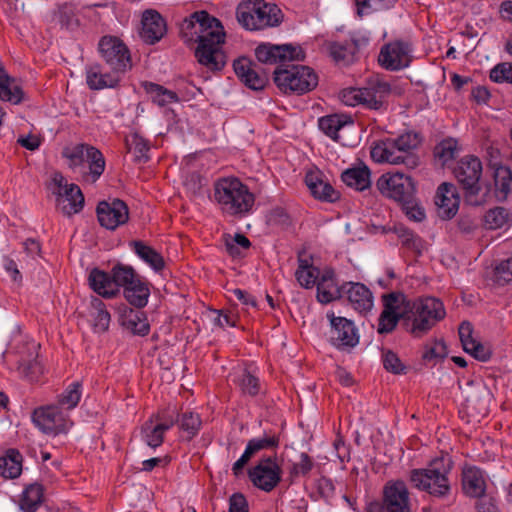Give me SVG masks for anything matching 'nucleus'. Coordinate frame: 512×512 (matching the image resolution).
Wrapping results in <instances>:
<instances>
[{"mask_svg": "<svg viewBox=\"0 0 512 512\" xmlns=\"http://www.w3.org/2000/svg\"><path fill=\"white\" fill-rule=\"evenodd\" d=\"M387 512H411L409 490L403 480H390L382 490Z\"/></svg>", "mask_w": 512, "mask_h": 512, "instance_id": "nucleus-18", "label": "nucleus"}, {"mask_svg": "<svg viewBox=\"0 0 512 512\" xmlns=\"http://www.w3.org/2000/svg\"><path fill=\"white\" fill-rule=\"evenodd\" d=\"M495 196L499 201L507 199L512 191V170L503 165L494 168Z\"/></svg>", "mask_w": 512, "mask_h": 512, "instance_id": "nucleus-40", "label": "nucleus"}, {"mask_svg": "<svg viewBox=\"0 0 512 512\" xmlns=\"http://www.w3.org/2000/svg\"><path fill=\"white\" fill-rule=\"evenodd\" d=\"M357 13L362 15L392 8L397 0H355Z\"/></svg>", "mask_w": 512, "mask_h": 512, "instance_id": "nucleus-52", "label": "nucleus"}, {"mask_svg": "<svg viewBox=\"0 0 512 512\" xmlns=\"http://www.w3.org/2000/svg\"><path fill=\"white\" fill-rule=\"evenodd\" d=\"M110 275L113 282L116 284L117 293L120 287H124L125 289L127 286L133 284L134 280L140 277L131 266L123 264L114 266Z\"/></svg>", "mask_w": 512, "mask_h": 512, "instance_id": "nucleus-49", "label": "nucleus"}, {"mask_svg": "<svg viewBox=\"0 0 512 512\" xmlns=\"http://www.w3.org/2000/svg\"><path fill=\"white\" fill-rule=\"evenodd\" d=\"M295 277L302 287L310 289L317 284L320 272L313 265L311 258L304 257V254L300 253L298 255V268L295 272Z\"/></svg>", "mask_w": 512, "mask_h": 512, "instance_id": "nucleus-32", "label": "nucleus"}, {"mask_svg": "<svg viewBox=\"0 0 512 512\" xmlns=\"http://www.w3.org/2000/svg\"><path fill=\"white\" fill-rule=\"evenodd\" d=\"M125 146L128 152L135 156L138 162H146L148 160L149 145L147 141L137 133H132L125 138Z\"/></svg>", "mask_w": 512, "mask_h": 512, "instance_id": "nucleus-48", "label": "nucleus"}, {"mask_svg": "<svg viewBox=\"0 0 512 512\" xmlns=\"http://www.w3.org/2000/svg\"><path fill=\"white\" fill-rule=\"evenodd\" d=\"M182 32L198 43L195 57L201 65L211 71H219L224 67L225 56L221 47L225 41V32L217 18L206 11L194 12L184 21Z\"/></svg>", "mask_w": 512, "mask_h": 512, "instance_id": "nucleus-1", "label": "nucleus"}, {"mask_svg": "<svg viewBox=\"0 0 512 512\" xmlns=\"http://www.w3.org/2000/svg\"><path fill=\"white\" fill-rule=\"evenodd\" d=\"M90 316L93 319V329L95 332L103 333L108 330L111 316L101 299L93 298L91 300Z\"/></svg>", "mask_w": 512, "mask_h": 512, "instance_id": "nucleus-44", "label": "nucleus"}, {"mask_svg": "<svg viewBox=\"0 0 512 512\" xmlns=\"http://www.w3.org/2000/svg\"><path fill=\"white\" fill-rule=\"evenodd\" d=\"M88 280L93 291L105 298H111L117 294L116 284L109 273L95 268L90 272Z\"/></svg>", "mask_w": 512, "mask_h": 512, "instance_id": "nucleus-33", "label": "nucleus"}, {"mask_svg": "<svg viewBox=\"0 0 512 512\" xmlns=\"http://www.w3.org/2000/svg\"><path fill=\"white\" fill-rule=\"evenodd\" d=\"M257 60L265 64H284L285 61H302L305 59V52L299 45L283 44L274 45L262 43L255 49Z\"/></svg>", "mask_w": 512, "mask_h": 512, "instance_id": "nucleus-16", "label": "nucleus"}, {"mask_svg": "<svg viewBox=\"0 0 512 512\" xmlns=\"http://www.w3.org/2000/svg\"><path fill=\"white\" fill-rule=\"evenodd\" d=\"M476 499L474 508L476 512H500L496 499L490 493H484Z\"/></svg>", "mask_w": 512, "mask_h": 512, "instance_id": "nucleus-62", "label": "nucleus"}, {"mask_svg": "<svg viewBox=\"0 0 512 512\" xmlns=\"http://www.w3.org/2000/svg\"><path fill=\"white\" fill-rule=\"evenodd\" d=\"M124 296L134 307L143 308L147 305L150 296L148 284L139 277L124 289Z\"/></svg>", "mask_w": 512, "mask_h": 512, "instance_id": "nucleus-36", "label": "nucleus"}, {"mask_svg": "<svg viewBox=\"0 0 512 512\" xmlns=\"http://www.w3.org/2000/svg\"><path fill=\"white\" fill-rule=\"evenodd\" d=\"M122 324L133 334L145 336L150 331V325L144 312L129 309L122 316Z\"/></svg>", "mask_w": 512, "mask_h": 512, "instance_id": "nucleus-39", "label": "nucleus"}, {"mask_svg": "<svg viewBox=\"0 0 512 512\" xmlns=\"http://www.w3.org/2000/svg\"><path fill=\"white\" fill-rule=\"evenodd\" d=\"M131 246L133 247L135 254L150 265L155 271H161L164 268V259L154 248L146 245L142 241H133Z\"/></svg>", "mask_w": 512, "mask_h": 512, "instance_id": "nucleus-43", "label": "nucleus"}, {"mask_svg": "<svg viewBox=\"0 0 512 512\" xmlns=\"http://www.w3.org/2000/svg\"><path fill=\"white\" fill-rule=\"evenodd\" d=\"M507 222L508 212L503 207L490 209L485 215V225L492 230L502 228Z\"/></svg>", "mask_w": 512, "mask_h": 512, "instance_id": "nucleus-56", "label": "nucleus"}, {"mask_svg": "<svg viewBox=\"0 0 512 512\" xmlns=\"http://www.w3.org/2000/svg\"><path fill=\"white\" fill-rule=\"evenodd\" d=\"M249 478L258 489L271 492L282 479V469L276 455L262 458L249 470Z\"/></svg>", "mask_w": 512, "mask_h": 512, "instance_id": "nucleus-13", "label": "nucleus"}, {"mask_svg": "<svg viewBox=\"0 0 512 512\" xmlns=\"http://www.w3.org/2000/svg\"><path fill=\"white\" fill-rule=\"evenodd\" d=\"M141 23L140 37L147 44H155L166 34V22L155 10H146Z\"/></svg>", "mask_w": 512, "mask_h": 512, "instance_id": "nucleus-24", "label": "nucleus"}, {"mask_svg": "<svg viewBox=\"0 0 512 512\" xmlns=\"http://www.w3.org/2000/svg\"><path fill=\"white\" fill-rule=\"evenodd\" d=\"M250 246L251 242L243 234H236L234 237L227 236L225 238L226 251L232 257L243 256L242 251L247 250Z\"/></svg>", "mask_w": 512, "mask_h": 512, "instance_id": "nucleus-54", "label": "nucleus"}, {"mask_svg": "<svg viewBox=\"0 0 512 512\" xmlns=\"http://www.w3.org/2000/svg\"><path fill=\"white\" fill-rule=\"evenodd\" d=\"M56 205L64 215L71 216L83 209L84 196L76 184H70L64 192L57 193Z\"/></svg>", "mask_w": 512, "mask_h": 512, "instance_id": "nucleus-27", "label": "nucleus"}, {"mask_svg": "<svg viewBox=\"0 0 512 512\" xmlns=\"http://www.w3.org/2000/svg\"><path fill=\"white\" fill-rule=\"evenodd\" d=\"M487 484L484 472L476 466H467L462 470V490L471 498L486 493Z\"/></svg>", "mask_w": 512, "mask_h": 512, "instance_id": "nucleus-26", "label": "nucleus"}, {"mask_svg": "<svg viewBox=\"0 0 512 512\" xmlns=\"http://www.w3.org/2000/svg\"><path fill=\"white\" fill-rule=\"evenodd\" d=\"M459 203L460 198L453 184L444 182L438 187L435 204L438 208V215L442 219L453 218L458 212Z\"/></svg>", "mask_w": 512, "mask_h": 512, "instance_id": "nucleus-23", "label": "nucleus"}, {"mask_svg": "<svg viewBox=\"0 0 512 512\" xmlns=\"http://www.w3.org/2000/svg\"><path fill=\"white\" fill-rule=\"evenodd\" d=\"M343 296L358 312H368L373 307V295L368 287L359 282H348L342 285Z\"/></svg>", "mask_w": 512, "mask_h": 512, "instance_id": "nucleus-25", "label": "nucleus"}, {"mask_svg": "<svg viewBox=\"0 0 512 512\" xmlns=\"http://www.w3.org/2000/svg\"><path fill=\"white\" fill-rule=\"evenodd\" d=\"M341 179L348 187L357 191H364L371 185L370 171L366 166L345 170Z\"/></svg>", "mask_w": 512, "mask_h": 512, "instance_id": "nucleus-37", "label": "nucleus"}, {"mask_svg": "<svg viewBox=\"0 0 512 512\" xmlns=\"http://www.w3.org/2000/svg\"><path fill=\"white\" fill-rule=\"evenodd\" d=\"M39 345L36 342L27 344V354L21 355L18 360L19 373L30 381H37L43 372V368L37 360V349Z\"/></svg>", "mask_w": 512, "mask_h": 512, "instance_id": "nucleus-30", "label": "nucleus"}, {"mask_svg": "<svg viewBox=\"0 0 512 512\" xmlns=\"http://www.w3.org/2000/svg\"><path fill=\"white\" fill-rule=\"evenodd\" d=\"M342 296V286L338 287L334 271L325 269L317 282V300L327 304Z\"/></svg>", "mask_w": 512, "mask_h": 512, "instance_id": "nucleus-28", "label": "nucleus"}, {"mask_svg": "<svg viewBox=\"0 0 512 512\" xmlns=\"http://www.w3.org/2000/svg\"><path fill=\"white\" fill-rule=\"evenodd\" d=\"M23 98L22 89L10 78L0 65V99L18 104Z\"/></svg>", "mask_w": 512, "mask_h": 512, "instance_id": "nucleus-42", "label": "nucleus"}, {"mask_svg": "<svg viewBox=\"0 0 512 512\" xmlns=\"http://www.w3.org/2000/svg\"><path fill=\"white\" fill-rule=\"evenodd\" d=\"M353 121L350 117L340 114H332L321 117L318 121L320 130L331 139L340 140L339 132L346 126H352Z\"/></svg>", "mask_w": 512, "mask_h": 512, "instance_id": "nucleus-34", "label": "nucleus"}, {"mask_svg": "<svg viewBox=\"0 0 512 512\" xmlns=\"http://www.w3.org/2000/svg\"><path fill=\"white\" fill-rule=\"evenodd\" d=\"M22 473V455L15 449H9L0 457V475L5 479L18 478Z\"/></svg>", "mask_w": 512, "mask_h": 512, "instance_id": "nucleus-35", "label": "nucleus"}, {"mask_svg": "<svg viewBox=\"0 0 512 512\" xmlns=\"http://www.w3.org/2000/svg\"><path fill=\"white\" fill-rule=\"evenodd\" d=\"M123 75L105 64L93 63L86 67V83L91 90L118 87Z\"/></svg>", "mask_w": 512, "mask_h": 512, "instance_id": "nucleus-21", "label": "nucleus"}, {"mask_svg": "<svg viewBox=\"0 0 512 512\" xmlns=\"http://www.w3.org/2000/svg\"><path fill=\"white\" fill-rule=\"evenodd\" d=\"M43 487L38 483L28 485L21 496L20 508L25 512H35L42 503Z\"/></svg>", "mask_w": 512, "mask_h": 512, "instance_id": "nucleus-45", "label": "nucleus"}, {"mask_svg": "<svg viewBox=\"0 0 512 512\" xmlns=\"http://www.w3.org/2000/svg\"><path fill=\"white\" fill-rule=\"evenodd\" d=\"M382 361L384 368L394 374H401L405 370L399 357L391 350L383 351Z\"/></svg>", "mask_w": 512, "mask_h": 512, "instance_id": "nucleus-63", "label": "nucleus"}, {"mask_svg": "<svg viewBox=\"0 0 512 512\" xmlns=\"http://www.w3.org/2000/svg\"><path fill=\"white\" fill-rule=\"evenodd\" d=\"M482 170V162L472 155L461 158L453 168L454 177L464 190L465 201L472 206L486 202V193L482 192L480 185Z\"/></svg>", "mask_w": 512, "mask_h": 512, "instance_id": "nucleus-7", "label": "nucleus"}, {"mask_svg": "<svg viewBox=\"0 0 512 512\" xmlns=\"http://www.w3.org/2000/svg\"><path fill=\"white\" fill-rule=\"evenodd\" d=\"M459 337L464 350L480 361L490 358V351L473 337V327L470 322L463 321L459 326Z\"/></svg>", "mask_w": 512, "mask_h": 512, "instance_id": "nucleus-29", "label": "nucleus"}, {"mask_svg": "<svg viewBox=\"0 0 512 512\" xmlns=\"http://www.w3.org/2000/svg\"><path fill=\"white\" fill-rule=\"evenodd\" d=\"M406 297L401 293H390L383 296V310L378 319L377 332L391 333L401 320L405 328Z\"/></svg>", "mask_w": 512, "mask_h": 512, "instance_id": "nucleus-11", "label": "nucleus"}, {"mask_svg": "<svg viewBox=\"0 0 512 512\" xmlns=\"http://www.w3.org/2000/svg\"><path fill=\"white\" fill-rule=\"evenodd\" d=\"M398 238L401 241V244L406 248L420 254L424 249L423 240L416 235L413 231L409 230L406 227L399 226L395 229Z\"/></svg>", "mask_w": 512, "mask_h": 512, "instance_id": "nucleus-51", "label": "nucleus"}, {"mask_svg": "<svg viewBox=\"0 0 512 512\" xmlns=\"http://www.w3.org/2000/svg\"><path fill=\"white\" fill-rule=\"evenodd\" d=\"M103 64L124 75L132 66L128 47L115 36H103L98 43Z\"/></svg>", "mask_w": 512, "mask_h": 512, "instance_id": "nucleus-10", "label": "nucleus"}, {"mask_svg": "<svg viewBox=\"0 0 512 512\" xmlns=\"http://www.w3.org/2000/svg\"><path fill=\"white\" fill-rule=\"evenodd\" d=\"M401 204L403 212L410 220L421 222L425 219V210L415 200L414 195Z\"/></svg>", "mask_w": 512, "mask_h": 512, "instance_id": "nucleus-57", "label": "nucleus"}, {"mask_svg": "<svg viewBox=\"0 0 512 512\" xmlns=\"http://www.w3.org/2000/svg\"><path fill=\"white\" fill-rule=\"evenodd\" d=\"M379 191L386 197L402 203L415 193V184L403 173H386L377 180Z\"/></svg>", "mask_w": 512, "mask_h": 512, "instance_id": "nucleus-14", "label": "nucleus"}, {"mask_svg": "<svg viewBox=\"0 0 512 512\" xmlns=\"http://www.w3.org/2000/svg\"><path fill=\"white\" fill-rule=\"evenodd\" d=\"M452 468V459L442 455L432 459L425 468L412 469L409 481L415 489L443 499L451 493L449 475Z\"/></svg>", "mask_w": 512, "mask_h": 512, "instance_id": "nucleus-3", "label": "nucleus"}, {"mask_svg": "<svg viewBox=\"0 0 512 512\" xmlns=\"http://www.w3.org/2000/svg\"><path fill=\"white\" fill-rule=\"evenodd\" d=\"M305 183L311 194L321 201L335 202L340 197L339 192L330 183L323 181L317 173H307Z\"/></svg>", "mask_w": 512, "mask_h": 512, "instance_id": "nucleus-31", "label": "nucleus"}, {"mask_svg": "<svg viewBox=\"0 0 512 512\" xmlns=\"http://www.w3.org/2000/svg\"><path fill=\"white\" fill-rule=\"evenodd\" d=\"M85 161H87L89 167V171L86 174L87 179L91 180V182H96L103 174L106 166L102 152L98 148L88 145Z\"/></svg>", "mask_w": 512, "mask_h": 512, "instance_id": "nucleus-41", "label": "nucleus"}, {"mask_svg": "<svg viewBox=\"0 0 512 512\" xmlns=\"http://www.w3.org/2000/svg\"><path fill=\"white\" fill-rule=\"evenodd\" d=\"M144 88L151 96L153 102L159 106H165L179 100L178 95L174 91L168 90L159 84L146 82L144 83Z\"/></svg>", "mask_w": 512, "mask_h": 512, "instance_id": "nucleus-47", "label": "nucleus"}, {"mask_svg": "<svg viewBox=\"0 0 512 512\" xmlns=\"http://www.w3.org/2000/svg\"><path fill=\"white\" fill-rule=\"evenodd\" d=\"M32 421L47 434L66 432L72 425L67 413L56 404L36 408L32 414Z\"/></svg>", "mask_w": 512, "mask_h": 512, "instance_id": "nucleus-12", "label": "nucleus"}, {"mask_svg": "<svg viewBox=\"0 0 512 512\" xmlns=\"http://www.w3.org/2000/svg\"><path fill=\"white\" fill-rule=\"evenodd\" d=\"M458 142L455 139L448 138L441 141L434 149L436 159L445 166L453 160L458 154Z\"/></svg>", "mask_w": 512, "mask_h": 512, "instance_id": "nucleus-50", "label": "nucleus"}, {"mask_svg": "<svg viewBox=\"0 0 512 512\" xmlns=\"http://www.w3.org/2000/svg\"><path fill=\"white\" fill-rule=\"evenodd\" d=\"M390 90L387 82L377 79L370 81L366 87L346 91L343 94V101L349 106L363 105L368 109L380 110Z\"/></svg>", "mask_w": 512, "mask_h": 512, "instance_id": "nucleus-9", "label": "nucleus"}, {"mask_svg": "<svg viewBox=\"0 0 512 512\" xmlns=\"http://www.w3.org/2000/svg\"><path fill=\"white\" fill-rule=\"evenodd\" d=\"M96 213L99 224L108 230H115L129 219L128 207L120 199L100 202L97 205Z\"/></svg>", "mask_w": 512, "mask_h": 512, "instance_id": "nucleus-19", "label": "nucleus"}, {"mask_svg": "<svg viewBox=\"0 0 512 512\" xmlns=\"http://www.w3.org/2000/svg\"><path fill=\"white\" fill-rule=\"evenodd\" d=\"M177 414L173 411H162L152 415L144 422L141 428L142 440L151 448L159 447L164 441V434L177 421Z\"/></svg>", "mask_w": 512, "mask_h": 512, "instance_id": "nucleus-15", "label": "nucleus"}, {"mask_svg": "<svg viewBox=\"0 0 512 512\" xmlns=\"http://www.w3.org/2000/svg\"><path fill=\"white\" fill-rule=\"evenodd\" d=\"M82 396V385L79 381L70 383L58 396L57 404L64 412L74 409Z\"/></svg>", "mask_w": 512, "mask_h": 512, "instance_id": "nucleus-46", "label": "nucleus"}, {"mask_svg": "<svg viewBox=\"0 0 512 512\" xmlns=\"http://www.w3.org/2000/svg\"><path fill=\"white\" fill-rule=\"evenodd\" d=\"M490 79L496 83H512V64L501 63L490 72Z\"/></svg>", "mask_w": 512, "mask_h": 512, "instance_id": "nucleus-64", "label": "nucleus"}, {"mask_svg": "<svg viewBox=\"0 0 512 512\" xmlns=\"http://www.w3.org/2000/svg\"><path fill=\"white\" fill-rule=\"evenodd\" d=\"M353 50L354 47L349 43L333 42L329 45V53L338 63H350L353 60Z\"/></svg>", "mask_w": 512, "mask_h": 512, "instance_id": "nucleus-55", "label": "nucleus"}, {"mask_svg": "<svg viewBox=\"0 0 512 512\" xmlns=\"http://www.w3.org/2000/svg\"><path fill=\"white\" fill-rule=\"evenodd\" d=\"M214 197L221 210L231 216L247 214L255 202L249 188L234 177L218 180L214 185Z\"/></svg>", "mask_w": 512, "mask_h": 512, "instance_id": "nucleus-5", "label": "nucleus"}, {"mask_svg": "<svg viewBox=\"0 0 512 512\" xmlns=\"http://www.w3.org/2000/svg\"><path fill=\"white\" fill-rule=\"evenodd\" d=\"M88 144H76L72 147H65L62 156L68 160L70 168L75 169L83 165L85 162V154Z\"/></svg>", "mask_w": 512, "mask_h": 512, "instance_id": "nucleus-53", "label": "nucleus"}, {"mask_svg": "<svg viewBox=\"0 0 512 512\" xmlns=\"http://www.w3.org/2000/svg\"><path fill=\"white\" fill-rule=\"evenodd\" d=\"M274 82L283 93L302 95L315 89L318 85L316 72L303 65L282 64L274 71Z\"/></svg>", "mask_w": 512, "mask_h": 512, "instance_id": "nucleus-8", "label": "nucleus"}, {"mask_svg": "<svg viewBox=\"0 0 512 512\" xmlns=\"http://www.w3.org/2000/svg\"><path fill=\"white\" fill-rule=\"evenodd\" d=\"M236 17L243 28L256 31L278 26L283 14L275 4L264 0H245L238 5Z\"/></svg>", "mask_w": 512, "mask_h": 512, "instance_id": "nucleus-6", "label": "nucleus"}, {"mask_svg": "<svg viewBox=\"0 0 512 512\" xmlns=\"http://www.w3.org/2000/svg\"><path fill=\"white\" fill-rule=\"evenodd\" d=\"M232 381L239 388L243 395L254 397L259 393V379L247 368H242L238 371H235Z\"/></svg>", "mask_w": 512, "mask_h": 512, "instance_id": "nucleus-38", "label": "nucleus"}, {"mask_svg": "<svg viewBox=\"0 0 512 512\" xmlns=\"http://www.w3.org/2000/svg\"><path fill=\"white\" fill-rule=\"evenodd\" d=\"M446 356V346L443 341L434 340L425 345L423 359L427 362L442 359Z\"/></svg>", "mask_w": 512, "mask_h": 512, "instance_id": "nucleus-59", "label": "nucleus"}, {"mask_svg": "<svg viewBox=\"0 0 512 512\" xmlns=\"http://www.w3.org/2000/svg\"><path fill=\"white\" fill-rule=\"evenodd\" d=\"M412 47L409 42L395 40L382 46L378 62L390 71H398L409 66L412 60Z\"/></svg>", "mask_w": 512, "mask_h": 512, "instance_id": "nucleus-17", "label": "nucleus"}, {"mask_svg": "<svg viewBox=\"0 0 512 512\" xmlns=\"http://www.w3.org/2000/svg\"><path fill=\"white\" fill-rule=\"evenodd\" d=\"M233 68L240 81L252 90H261L268 82L267 74L246 57L235 60Z\"/></svg>", "mask_w": 512, "mask_h": 512, "instance_id": "nucleus-22", "label": "nucleus"}, {"mask_svg": "<svg viewBox=\"0 0 512 512\" xmlns=\"http://www.w3.org/2000/svg\"><path fill=\"white\" fill-rule=\"evenodd\" d=\"M443 303L434 297L406 299L405 330L415 338L427 334L439 321L445 318Z\"/></svg>", "mask_w": 512, "mask_h": 512, "instance_id": "nucleus-4", "label": "nucleus"}, {"mask_svg": "<svg viewBox=\"0 0 512 512\" xmlns=\"http://www.w3.org/2000/svg\"><path fill=\"white\" fill-rule=\"evenodd\" d=\"M420 143L417 133L406 132L375 143L371 148V157L378 163L402 164L408 169H415L420 164V157L415 152Z\"/></svg>", "mask_w": 512, "mask_h": 512, "instance_id": "nucleus-2", "label": "nucleus"}, {"mask_svg": "<svg viewBox=\"0 0 512 512\" xmlns=\"http://www.w3.org/2000/svg\"><path fill=\"white\" fill-rule=\"evenodd\" d=\"M201 419L198 414L193 412L183 413L180 419V427L183 431L187 432L189 438L195 436L200 429Z\"/></svg>", "mask_w": 512, "mask_h": 512, "instance_id": "nucleus-58", "label": "nucleus"}, {"mask_svg": "<svg viewBox=\"0 0 512 512\" xmlns=\"http://www.w3.org/2000/svg\"><path fill=\"white\" fill-rule=\"evenodd\" d=\"M495 281L504 285L512 281V258L501 261L494 269Z\"/></svg>", "mask_w": 512, "mask_h": 512, "instance_id": "nucleus-61", "label": "nucleus"}, {"mask_svg": "<svg viewBox=\"0 0 512 512\" xmlns=\"http://www.w3.org/2000/svg\"><path fill=\"white\" fill-rule=\"evenodd\" d=\"M247 445L256 454L263 449L276 448L279 445V438L276 435H264L248 441Z\"/></svg>", "mask_w": 512, "mask_h": 512, "instance_id": "nucleus-60", "label": "nucleus"}, {"mask_svg": "<svg viewBox=\"0 0 512 512\" xmlns=\"http://www.w3.org/2000/svg\"><path fill=\"white\" fill-rule=\"evenodd\" d=\"M331 323V342L339 348H353L359 343L358 330L351 320L345 317L327 315Z\"/></svg>", "mask_w": 512, "mask_h": 512, "instance_id": "nucleus-20", "label": "nucleus"}]
</instances>
